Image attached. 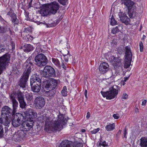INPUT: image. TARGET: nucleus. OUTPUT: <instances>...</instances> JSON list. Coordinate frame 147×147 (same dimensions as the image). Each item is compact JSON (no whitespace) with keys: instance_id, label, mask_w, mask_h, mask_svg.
<instances>
[{"instance_id":"f257e3e1","label":"nucleus","mask_w":147,"mask_h":147,"mask_svg":"<svg viewBox=\"0 0 147 147\" xmlns=\"http://www.w3.org/2000/svg\"><path fill=\"white\" fill-rule=\"evenodd\" d=\"M54 117L51 116H44L43 120L45 123V128L46 130L56 131L61 130L63 128V125L66 123V119L63 114H59L58 115V119H55Z\"/></svg>"},{"instance_id":"f03ea898","label":"nucleus","mask_w":147,"mask_h":147,"mask_svg":"<svg viewBox=\"0 0 147 147\" xmlns=\"http://www.w3.org/2000/svg\"><path fill=\"white\" fill-rule=\"evenodd\" d=\"M59 8V3L56 1H54L48 3L46 7L42 9L41 12L45 16L50 14H54L57 12Z\"/></svg>"},{"instance_id":"7ed1b4c3","label":"nucleus","mask_w":147,"mask_h":147,"mask_svg":"<svg viewBox=\"0 0 147 147\" xmlns=\"http://www.w3.org/2000/svg\"><path fill=\"white\" fill-rule=\"evenodd\" d=\"M35 64L38 67H43L48 63V59L46 56L42 53L38 54L35 57Z\"/></svg>"},{"instance_id":"20e7f679","label":"nucleus","mask_w":147,"mask_h":147,"mask_svg":"<svg viewBox=\"0 0 147 147\" xmlns=\"http://www.w3.org/2000/svg\"><path fill=\"white\" fill-rule=\"evenodd\" d=\"M41 74L43 77L48 79L51 77H55L56 76L54 69L49 65H46L45 67Z\"/></svg>"},{"instance_id":"39448f33","label":"nucleus","mask_w":147,"mask_h":147,"mask_svg":"<svg viewBox=\"0 0 147 147\" xmlns=\"http://www.w3.org/2000/svg\"><path fill=\"white\" fill-rule=\"evenodd\" d=\"M101 93L103 97H106L107 99H111L117 96L118 90L112 87L109 88V91L106 92L101 91Z\"/></svg>"},{"instance_id":"423d86ee","label":"nucleus","mask_w":147,"mask_h":147,"mask_svg":"<svg viewBox=\"0 0 147 147\" xmlns=\"http://www.w3.org/2000/svg\"><path fill=\"white\" fill-rule=\"evenodd\" d=\"M16 111H13L8 106H4L2 107L1 110V116L9 117L10 118H12L14 115Z\"/></svg>"},{"instance_id":"0eeeda50","label":"nucleus","mask_w":147,"mask_h":147,"mask_svg":"<svg viewBox=\"0 0 147 147\" xmlns=\"http://www.w3.org/2000/svg\"><path fill=\"white\" fill-rule=\"evenodd\" d=\"M59 80H56L52 78L47 81L45 86V88L47 90H54L59 83Z\"/></svg>"},{"instance_id":"6e6552de","label":"nucleus","mask_w":147,"mask_h":147,"mask_svg":"<svg viewBox=\"0 0 147 147\" xmlns=\"http://www.w3.org/2000/svg\"><path fill=\"white\" fill-rule=\"evenodd\" d=\"M31 58L29 57L24 64V67L25 69V73L23 74L29 76V74L31 72L32 68H33V64L30 61Z\"/></svg>"},{"instance_id":"1a4fd4ad","label":"nucleus","mask_w":147,"mask_h":147,"mask_svg":"<svg viewBox=\"0 0 147 147\" xmlns=\"http://www.w3.org/2000/svg\"><path fill=\"white\" fill-rule=\"evenodd\" d=\"M45 103L44 98L41 96L37 97L35 99V105L38 109H40L43 107L45 105Z\"/></svg>"},{"instance_id":"9d476101","label":"nucleus","mask_w":147,"mask_h":147,"mask_svg":"<svg viewBox=\"0 0 147 147\" xmlns=\"http://www.w3.org/2000/svg\"><path fill=\"white\" fill-rule=\"evenodd\" d=\"M19 116L22 117V119H24L26 118L28 119H32L35 118L36 117V113L32 111H30L29 112L27 111H26L22 113H18Z\"/></svg>"},{"instance_id":"9b49d317","label":"nucleus","mask_w":147,"mask_h":147,"mask_svg":"<svg viewBox=\"0 0 147 147\" xmlns=\"http://www.w3.org/2000/svg\"><path fill=\"white\" fill-rule=\"evenodd\" d=\"M29 77V76L26 74H23L19 82V85L21 87L23 88H26Z\"/></svg>"},{"instance_id":"f8f14e48","label":"nucleus","mask_w":147,"mask_h":147,"mask_svg":"<svg viewBox=\"0 0 147 147\" xmlns=\"http://www.w3.org/2000/svg\"><path fill=\"white\" fill-rule=\"evenodd\" d=\"M33 122L30 121H26L22 123L21 128H22L23 130L25 131H28L31 128H32L33 126Z\"/></svg>"},{"instance_id":"ddd939ff","label":"nucleus","mask_w":147,"mask_h":147,"mask_svg":"<svg viewBox=\"0 0 147 147\" xmlns=\"http://www.w3.org/2000/svg\"><path fill=\"white\" fill-rule=\"evenodd\" d=\"M99 69L101 73L104 74L109 70V65L106 62L102 63L99 65Z\"/></svg>"},{"instance_id":"4468645a","label":"nucleus","mask_w":147,"mask_h":147,"mask_svg":"<svg viewBox=\"0 0 147 147\" xmlns=\"http://www.w3.org/2000/svg\"><path fill=\"white\" fill-rule=\"evenodd\" d=\"M119 16L120 20L125 24L127 25L129 24L130 19L125 13L120 12L119 14Z\"/></svg>"},{"instance_id":"2eb2a0df","label":"nucleus","mask_w":147,"mask_h":147,"mask_svg":"<svg viewBox=\"0 0 147 147\" xmlns=\"http://www.w3.org/2000/svg\"><path fill=\"white\" fill-rule=\"evenodd\" d=\"M136 11V7L135 6H133L132 8L129 10L128 14L130 18L132 19L138 17V14Z\"/></svg>"},{"instance_id":"dca6fc26","label":"nucleus","mask_w":147,"mask_h":147,"mask_svg":"<svg viewBox=\"0 0 147 147\" xmlns=\"http://www.w3.org/2000/svg\"><path fill=\"white\" fill-rule=\"evenodd\" d=\"M10 95L15 96L16 98H17L18 101L24 99V94L20 91H13Z\"/></svg>"},{"instance_id":"f3484780","label":"nucleus","mask_w":147,"mask_h":147,"mask_svg":"<svg viewBox=\"0 0 147 147\" xmlns=\"http://www.w3.org/2000/svg\"><path fill=\"white\" fill-rule=\"evenodd\" d=\"M30 84H41V80L39 76L37 75H34L31 77L30 82Z\"/></svg>"},{"instance_id":"a211bd4d","label":"nucleus","mask_w":147,"mask_h":147,"mask_svg":"<svg viewBox=\"0 0 147 147\" xmlns=\"http://www.w3.org/2000/svg\"><path fill=\"white\" fill-rule=\"evenodd\" d=\"M125 58L129 61L131 60L132 55L131 49L129 46H127L125 47Z\"/></svg>"},{"instance_id":"6ab92c4d","label":"nucleus","mask_w":147,"mask_h":147,"mask_svg":"<svg viewBox=\"0 0 147 147\" xmlns=\"http://www.w3.org/2000/svg\"><path fill=\"white\" fill-rule=\"evenodd\" d=\"M114 68L116 69H117L120 68L121 67L122 63L121 62V60L120 57H115L114 58Z\"/></svg>"},{"instance_id":"aec40b11","label":"nucleus","mask_w":147,"mask_h":147,"mask_svg":"<svg viewBox=\"0 0 147 147\" xmlns=\"http://www.w3.org/2000/svg\"><path fill=\"white\" fill-rule=\"evenodd\" d=\"M17 115H15V117L13 120L12 124L13 126L15 127H18L21 124V123L20 122V119L19 118V117Z\"/></svg>"},{"instance_id":"412c9836","label":"nucleus","mask_w":147,"mask_h":147,"mask_svg":"<svg viewBox=\"0 0 147 147\" xmlns=\"http://www.w3.org/2000/svg\"><path fill=\"white\" fill-rule=\"evenodd\" d=\"M24 133L22 131H21L18 132L17 134H15L14 136V138L15 139V140L16 141L19 142L23 139L24 137Z\"/></svg>"},{"instance_id":"4be33fe9","label":"nucleus","mask_w":147,"mask_h":147,"mask_svg":"<svg viewBox=\"0 0 147 147\" xmlns=\"http://www.w3.org/2000/svg\"><path fill=\"white\" fill-rule=\"evenodd\" d=\"M9 96L10 99L12 102L13 111H16V110L18 107V102L16 100V98H15V96L10 94Z\"/></svg>"},{"instance_id":"5701e85b","label":"nucleus","mask_w":147,"mask_h":147,"mask_svg":"<svg viewBox=\"0 0 147 147\" xmlns=\"http://www.w3.org/2000/svg\"><path fill=\"white\" fill-rule=\"evenodd\" d=\"M123 0L124 5L128 7L129 10L132 8L133 6H135L136 7L137 6V5L136 3H134L131 0Z\"/></svg>"},{"instance_id":"b1692460","label":"nucleus","mask_w":147,"mask_h":147,"mask_svg":"<svg viewBox=\"0 0 147 147\" xmlns=\"http://www.w3.org/2000/svg\"><path fill=\"white\" fill-rule=\"evenodd\" d=\"M30 84L32 90L34 92H38L41 89V84Z\"/></svg>"},{"instance_id":"393cba45","label":"nucleus","mask_w":147,"mask_h":147,"mask_svg":"<svg viewBox=\"0 0 147 147\" xmlns=\"http://www.w3.org/2000/svg\"><path fill=\"white\" fill-rule=\"evenodd\" d=\"M34 48L33 46L30 44L25 45L22 47V49L24 51L26 52H30L33 51Z\"/></svg>"},{"instance_id":"a878e982","label":"nucleus","mask_w":147,"mask_h":147,"mask_svg":"<svg viewBox=\"0 0 147 147\" xmlns=\"http://www.w3.org/2000/svg\"><path fill=\"white\" fill-rule=\"evenodd\" d=\"M0 117V120H1V123L5 126H7L9 123L10 121L9 120V117Z\"/></svg>"},{"instance_id":"bb28decb","label":"nucleus","mask_w":147,"mask_h":147,"mask_svg":"<svg viewBox=\"0 0 147 147\" xmlns=\"http://www.w3.org/2000/svg\"><path fill=\"white\" fill-rule=\"evenodd\" d=\"M59 147H72L71 146L69 141L65 140L60 143Z\"/></svg>"},{"instance_id":"cd10ccee","label":"nucleus","mask_w":147,"mask_h":147,"mask_svg":"<svg viewBox=\"0 0 147 147\" xmlns=\"http://www.w3.org/2000/svg\"><path fill=\"white\" fill-rule=\"evenodd\" d=\"M140 140V145L141 147H147V138H142Z\"/></svg>"},{"instance_id":"c85d7f7f","label":"nucleus","mask_w":147,"mask_h":147,"mask_svg":"<svg viewBox=\"0 0 147 147\" xmlns=\"http://www.w3.org/2000/svg\"><path fill=\"white\" fill-rule=\"evenodd\" d=\"M105 128L108 131H112L115 129V124L114 123L111 124L109 123L105 126Z\"/></svg>"},{"instance_id":"c756f323","label":"nucleus","mask_w":147,"mask_h":147,"mask_svg":"<svg viewBox=\"0 0 147 147\" xmlns=\"http://www.w3.org/2000/svg\"><path fill=\"white\" fill-rule=\"evenodd\" d=\"M20 107L23 109H25L27 106L26 102L25 101L24 99L19 101Z\"/></svg>"},{"instance_id":"7c9ffc66","label":"nucleus","mask_w":147,"mask_h":147,"mask_svg":"<svg viewBox=\"0 0 147 147\" xmlns=\"http://www.w3.org/2000/svg\"><path fill=\"white\" fill-rule=\"evenodd\" d=\"M11 21L12 23H14L15 24H18L19 23V20L17 18V16L15 14H14L13 16H12L11 17Z\"/></svg>"},{"instance_id":"2f4dec72","label":"nucleus","mask_w":147,"mask_h":147,"mask_svg":"<svg viewBox=\"0 0 147 147\" xmlns=\"http://www.w3.org/2000/svg\"><path fill=\"white\" fill-rule=\"evenodd\" d=\"M52 61L53 63L59 67H60V63L58 59L57 58H52Z\"/></svg>"},{"instance_id":"473e14b6","label":"nucleus","mask_w":147,"mask_h":147,"mask_svg":"<svg viewBox=\"0 0 147 147\" xmlns=\"http://www.w3.org/2000/svg\"><path fill=\"white\" fill-rule=\"evenodd\" d=\"M25 96L28 103L30 102L33 98V96L31 94L27 93L26 94Z\"/></svg>"},{"instance_id":"72a5a7b5","label":"nucleus","mask_w":147,"mask_h":147,"mask_svg":"<svg viewBox=\"0 0 147 147\" xmlns=\"http://www.w3.org/2000/svg\"><path fill=\"white\" fill-rule=\"evenodd\" d=\"M67 53L66 54V53H64L63 54V56L64 57V59L65 61L67 62L68 61V58L70 56V55L69 54V51H67Z\"/></svg>"},{"instance_id":"f704fd0d","label":"nucleus","mask_w":147,"mask_h":147,"mask_svg":"<svg viewBox=\"0 0 147 147\" xmlns=\"http://www.w3.org/2000/svg\"><path fill=\"white\" fill-rule=\"evenodd\" d=\"M67 90L66 87V86H64L61 91V94L63 96H67Z\"/></svg>"},{"instance_id":"c9c22d12","label":"nucleus","mask_w":147,"mask_h":147,"mask_svg":"<svg viewBox=\"0 0 147 147\" xmlns=\"http://www.w3.org/2000/svg\"><path fill=\"white\" fill-rule=\"evenodd\" d=\"M111 24L113 26L117 24V21L115 20L113 16H112L111 18Z\"/></svg>"},{"instance_id":"e433bc0d","label":"nucleus","mask_w":147,"mask_h":147,"mask_svg":"<svg viewBox=\"0 0 147 147\" xmlns=\"http://www.w3.org/2000/svg\"><path fill=\"white\" fill-rule=\"evenodd\" d=\"M119 31V30L117 26L115 28H113L111 32L114 34H115Z\"/></svg>"},{"instance_id":"4c0bfd02","label":"nucleus","mask_w":147,"mask_h":147,"mask_svg":"<svg viewBox=\"0 0 147 147\" xmlns=\"http://www.w3.org/2000/svg\"><path fill=\"white\" fill-rule=\"evenodd\" d=\"M15 14V13H14L13 11L11 8L10 9L9 11H8L7 13V15L10 16V17H11L12 16H13L14 14Z\"/></svg>"},{"instance_id":"58836bf2","label":"nucleus","mask_w":147,"mask_h":147,"mask_svg":"<svg viewBox=\"0 0 147 147\" xmlns=\"http://www.w3.org/2000/svg\"><path fill=\"white\" fill-rule=\"evenodd\" d=\"M49 95L51 96H53L55 94L56 91L55 89L52 90H49Z\"/></svg>"},{"instance_id":"ea45409f","label":"nucleus","mask_w":147,"mask_h":147,"mask_svg":"<svg viewBox=\"0 0 147 147\" xmlns=\"http://www.w3.org/2000/svg\"><path fill=\"white\" fill-rule=\"evenodd\" d=\"M58 2L63 5H66L68 3V0H58Z\"/></svg>"},{"instance_id":"a19ab883","label":"nucleus","mask_w":147,"mask_h":147,"mask_svg":"<svg viewBox=\"0 0 147 147\" xmlns=\"http://www.w3.org/2000/svg\"><path fill=\"white\" fill-rule=\"evenodd\" d=\"M83 144L80 142L75 143L73 145V147H82Z\"/></svg>"},{"instance_id":"79ce46f5","label":"nucleus","mask_w":147,"mask_h":147,"mask_svg":"<svg viewBox=\"0 0 147 147\" xmlns=\"http://www.w3.org/2000/svg\"><path fill=\"white\" fill-rule=\"evenodd\" d=\"M5 48V46L0 44V53L1 52H3L4 51Z\"/></svg>"},{"instance_id":"37998d69","label":"nucleus","mask_w":147,"mask_h":147,"mask_svg":"<svg viewBox=\"0 0 147 147\" xmlns=\"http://www.w3.org/2000/svg\"><path fill=\"white\" fill-rule=\"evenodd\" d=\"M139 45L140 47V51L142 52L143 51V45L142 41H140L139 42Z\"/></svg>"},{"instance_id":"c03bdc74","label":"nucleus","mask_w":147,"mask_h":147,"mask_svg":"<svg viewBox=\"0 0 147 147\" xmlns=\"http://www.w3.org/2000/svg\"><path fill=\"white\" fill-rule=\"evenodd\" d=\"M26 37H27V39H26V41H28L29 40H32L33 39V37L30 35H28L26 36Z\"/></svg>"},{"instance_id":"a18cd8bd","label":"nucleus","mask_w":147,"mask_h":147,"mask_svg":"<svg viewBox=\"0 0 147 147\" xmlns=\"http://www.w3.org/2000/svg\"><path fill=\"white\" fill-rule=\"evenodd\" d=\"M100 129V128H98L97 129H95L91 131L90 132L92 134H95Z\"/></svg>"},{"instance_id":"49530a36","label":"nucleus","mask_w":147,"mask_h":147,"mask_svg":"<svg viewBox=\"0 0 147 147\" xmlns=\"http://www.w3.org/2000/svg\"><path fill=\"white\" fill-rule=\"evenodd\" d=\"M128 61L129 62H128L126 61L125 63L124 67L126 68H128L129 67L130 65V63L129 62L131 61Z\"/></svg>"},{"instance_id":"de8ad7c7","label":"nucleus","mask_w":147,"mask_h":147,"mask_svg":"<svg viewBox=\"0 0 147 147\" xmlns=\"http://www.w3.org/2000/svg\"><path fill=\"white\" fill-rule=\"evenodd\" d=\"M42 50L40 48V47L37 46L36 47L35 52H36L38 54L40 52H42Z\"/></svg>"},{"instance_id":"09e8293b","label":"nucleus","mask_w":147,"mask_h":147,"mask_svg":"<svg viewBox=\"0 0 147 147\" xmlns=\"http://www.w3.org/2000/svg\"><path fill=\"white\" fill-rule=\"evenodd\" d=\"M100 145L104 147H107V145L105 141H104L102 143H100Z\"/></svg>"},{"instance_id":"8fccbe9b","label":"nucleus","mask_w":147,"mask_h":147,"mask_svg":"<svg viewBox=\"0 0 147 147\" xmlns=\"http://www.w3.org/2000/svg\"><path fill=\"white\" fill-rule=\"evenodd\" d=\"M3 129H2L0 131V138H1L3 137L4 134Z\"/></svg>"},{"instance_id":"3c124183","label":"nucleus","mask_w":147,"mask_h":147,"mask_svg":"<svg viewBox=\"0 0 147 147\" xmlns=\"http://www.w3.org/2000/svg\"><path fill=\"white\" fill-rule=\"evenodd\" d=\"M127 97V95L126 93H124L122 95V98L123 99H126Z\"/></svg>"},{"instance_id":"603ef678","label":"nucleus","mask_w":147,"mask_h":147,"mask_svg":"<svg viewBox=\"0 0 147 147\" xmlns=\"http://www.w3.org/2000/svg\"><path fill=\"white\" fill-rule=\"evenodd\" d=\"M113 117L115 119H118L119 118V115L118 114H114L113 115Z\"/></svg>"},{"instance_id":"864d4df0","label":"nucleus","mask_w":147,"mask_h":147,"mask_svg":"<svg viewBox=\"0 0 147 147\" xmlns=\"http://www.w3.org/2000/svg\"><path fill=\"white\" fill-rule=\"evenodd\" d=\"M127 129H126V128H125L124 131L123 137L125 138H127V137L126 136V135L127 134Z\"/></svg>"},{"instance_id":"5fc2aeb1","label":"nucleus","mask_w":147,"mask_h":147,"mask_svg":"<svg viewBox=\"0 0 147 147\" xmlns=\"http://www.w3.org/2000/svg\"><path fill=\"white\" fill-rule=\"evenodd\" d=\"M4 28L0 26V33H4Z\"/></svg>"},{"instance_id":"6e6d98bb","label":"nucleus","mask_w":147,"mask_h":147,"mask_svg":"<svg viewBox=\"0 0 147 147\" xmlns=\"http://www.w3.org/2000/svg\"><path fill=\"white\" fill-rule=\"evenodd\" d=\"M3 129V128L2 126V124L1 123V120H0V130Z\"/></svg>"},{"instance_id":"4d7b16f0","label":"nucleus","mask_w":147,"mask_h":147,"mask_svg":"<svg viewBox=\"0 0 147 147\" xmlns=\"http://www.w3.org/2000/svg\"><path fill=\"white\" fill-rule=\"evenodd\" d=\"M61 66L64 69H66V67L64 63H62V64L61 65Z\"/></svg>"},{"instance_id":"13d9d810","label":"nucleus","mask_w":147,"mask_h":147,"mask_svg":"<svg viewBox=\"0 0 147 147\" xmlns=\"http://www.w3.org/2000/svg\"><path fill=\"white\" fill-rule=\"evenodd\" d=\"M146 100H144L142 103V105H146Z\"/></svg>"},{"instance_id":"bf43d9fd","label":"nucleus","mask_w":147,"mask_h":147,"mask_svg":"<svg viewBox=\"0 0 147 147\" xmlns=\"http://www.w3.org/2000/svg\"><path fill=\"white\" fill-rule=\"evenodd\" d=\"M90 113L89 112H88L87 114V115L86 116V118L87 119L89 118L90 117Z\"/></svg>"},{"instance_id":"052dcab7","label":"nucleus","mask_w":147,"mask_h":147,"mask_svg":"<svg viewBox=\"0 0 147 147\" xmlns=\"http://www.w3.org/2000/svg\"><path fill=\"white\" fill-rule=\"evenodd\" d=\"M29 13L28 12L25 11V15L26 17H28Z\"/></svg>"},{"instance_id":"680f3d73","label":"nucleus","mask_w":147,"mask_h":147,"mask_svg":"<svg viewBox=\"0 0 147 147\" xmlns=\"http://www.w3.org/2000/svg\"><path fill=\"white\" fill-rule=\"evenodd\" d=\"M13 69L12 70L13 71H15V72H16V67H15V66H13V67H12Z\"/></svg>"},{"instance_id":"e2e57ef3","label":"nucleus","mask_w":147,"mask_h":147,"mask_svg":"<svg viewBox=\"0 0 147 147\" xmlns=\"http://www.w3.org/2000/svg\"><path fill=\"white\" fill-rule=\"evenodd\" d=\"M87 90H85V97H86V98H87Z\"/></svg>"},{"instance_id":"0e129e2a","label":"nucleus","mask_w":147,"mask_h":147,"mask_svg":"<svg viewBox=\"0 0 147 147\" xmlns=\"http://www.w3.org/2000/svg\"><path fill=\"white\" fill-rule=\"evenodd\" d=\"M32 3V1H30L29 3V5H28V8H30L31 7Z\"/></svg>"},{"instance_id":"69168bd1","label":"nucleus","mask_w":147,"mask_h":147,"mask_svg":"<svg viewBox=\"0 0 147 147\" xmlns=\"http://www.w3.org/2000/svg\"><path fill=\"white\" fill-rule=\"evenodd\" d=\"M135 111L136 113H137L138 112V109L137 108H136L135 109Z\"/></svg>"},{"instance_id":"338daca9","label":"nucleus","mask_w":147,"mask_h":147,"mask_svg":"<svg viewBox=\"0 0 147 147\" xmlns=\"http://www.w3.org/2000/svg\"><path fill=\"white\" fill-rule=\"evenodd\" d=\"M128 79V77L125 78L124 81L125 82H126L127 80Z\"/></svg>"},{"instance_id":"774afa93","label":"nucleus","mask_w":147,"mask_h":147,"mask_svg":"<svg viewBox=\"0 0 147 147\" xmlns=\"http://www.w3.org/2000/svg\"><path fill=\"white\" fill-rule=\"evenodd\" d=\"M85 131H86V130L84 129H82V132H85Z\"/></svg>"}]
</instances>
